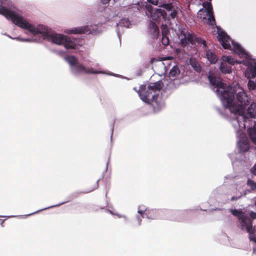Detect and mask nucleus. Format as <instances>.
I'll list each match as a JSON object with an SVG mask.
<instances>
[{
	"instance_id": "obj_7",
	"label": "nucleus",
	"mask_w": 256,
	"mask_h": 256,
	"mask_svg": "<svg viewBox=\"0 0 256 256\" xmlns=\"http://www.w3.org/2000/svg\"><path fill=\"white\" fill-rule=\"evenodd\" d=\"M202 7L198 12V16L202 20H206L208 24L210 25L215 24L212 7L210 2H204Z\"/></svg>"
},
{
	"instance_id": "obj_5",
	"label": "nucleus",
	"mask_w": 256,
	"mask_h": 256,
	"mask_svg": "<svg viewBox=\"0 0 256 256\" xmlns=\"http://www.w3.org/2000/svg\"><path fill=\"white\" fill-rule=\"evenodd\" d=\"M232 214L238 220V226L249 234L250 240L253 246V254H256V232L252 225V220L248 218V214L239 210H230Z\"/></svg>"
},
{
	"instance_id": "obj_3",
	"label": "nucleus",
	"mask_w": 256,
	"mask_h": 256,
	"mask_svg": "<svg viewBox=\"0 0 256 256\" xmlns=\"http://www.w3.org/2000/svg\"><path fill=\"white\" fill-rule=\"evenodd\" d=\"M217 28L218 39L224 49L232 50L238 54L240 58L242 59L240 64H242L246 66L244 72V76L248 79L256 76V60L253 59L251 56L238 44L235 42L222 29Z\"/></svg>"
},
{
	"instance_id": "obj_33",
	"label": "nucleus",
	"mask_w": 256,
	"mask_h": 256,
	"mask_svg": "<svg viewBox=\"0 0 256 256\" xmlns=\"http://www.w3.org/2000/svg\"><path fill=\"white\" fill-rule=\"evenodd\" d=\"M249 215L252 220L256 218V212H251L250 214H249Z\"/></svg>"
},
{
	"instance_id": "obj_34",
	"label": "nucleus",
	"mask_w": 256,
	"mask_h": 256,
	"mask_svg": "<svg viewBox=\"0 0 256 256\" xmlns=\"http://www.w3.org/2000/svg\"><path fill=\"white\" fill-rule=\"evenodd\" d=\"M136 220L138 222V225L140 226L142 223V218L140 216H137L136 217Z\"/></svg>"
},
{
	"instance_id": "obj_16",
	"label": "nucleus",
	"mask_w": 256,
	"mask_h": 256,
	"mask_svg": "<svg viewBox=\"0 0 256 256\" xmlns=\"http://www.w3.org/2000/svg\"><path fill=\"white\" fill-rule=\"evenodd\" d=\"M116 2L119 1L122 3L123 7H129L128 8H133L134 10H138V6L141 4L138 0H114Z\"/></svg>"
},
{
	"instance_id": "obj_31",
	"label": "nucleus",
	"mask_w": 256,
	"mask_h": 256,
	"mask_svg": "<svg viewBox=\"0 0 256 256\" xmlns=\"http://www.w3.org/2000/svg\"><path fill=\"white\" fill-rule=\"evenodd\" d=\"M148 2L151 3L154 6H158V0H147Z\"/></svg>"
},
{
	"instance_id": "obj_28",
	"label": "nucleus",
	"mask_w": 256,
	"mask_h": 256,
	"mask_svg": "<svg viewBox=\"0 0 256 256\" xmlns=\"http://www.w3.org/2000/svg\"><path fill=\"white\" fill-rule=\"evenodd\" d=\"M162 42L164 46H167L169 44V38L168 36H162Z\"/></svg>"
},
{
	"instance_id": "obj_25",
	"label": "nucleus",
	"mask_w": 256,
	"mask_h": 256,
	"mask_svg": "<svg viewBox=\"0 0 256 256\" xmlns=\"http://www.w3.org/2000/svg\"><path fill=\"white\" fill-rule=\"evenodd\" d=\"M119 24L122 26L128 28L130 24V22L128 19L123 18L120 22Z\"/></svg>"
},
{
	"instance_id": "obj_36",
	"label": "nucleus",
	"mask_w": 256,
	"mask_h": 256,
	"mask_svg": "<svg viewBox=\"0 0 256 256\" xmlns=\"http://www.w3.org/2000/svg\"><path fill=\"white\" fill-rule=\"evenodd\" d=\"M36 213V212H32V214H27V215H24V216H19L20 217V218H26L27 216H30L34 214H35Z\"/></svg>"
},
{
	"instance_id": "obj_41",
	"label": "nucleus",
	"mask_w": 256,
	"mask_h": 256,
	"mask_svg": "<svg viewBox=\"0 0 256 256\" xmlns=\"http://www.w3.org/2000/svg\"><path fill=\"white\" fill-rule=\"evenodd\" d=\"M13 216H8V217L9 218H10V217H12Z\"/></svg>"
},
{
	"instance_id": "obj_21",
	"label": "nucleus",
	"mask_w": 256,
	"mask_h": 256,
	"mask_svg": "<svg viewBox=\"0 0 256 256\" xmlns=\"http://www.w3.org/2000/svg\"><path fill=\"white\" fill-rule=\"evenodd\" d=\"M206 56L210 64H215L218 60V58L212 50H208L206 52Z\"/></svg>"
},
{
	"instance_id": "obj_24",
	"label": "nucleus",
	"mask_w": 256,
	"mask_h": 256,
	"mask_svg": "<svg viewBox=\"0 0 256 256\" xmlns=\"http://www.w3.org/2000/svg\"><path fill=\"white\" fill-rule=\"evenodd\" d=\"M190 62L192 66L194 68V69L196 72H200L201 70V67L200 65L196 62L195 60H190Z\"/></svg>"
},
{
	"instance_id": "obj_14",
	"label": "nucleus",
	"mask_w": 256,
	"mask_h": 256,
	"mask_svg": "<svg viewBox=\"0 0 256 256\" xmlns=\"http://www.w3.org/2000/svg\"><path fill=\"white\" fill-rule=\"evenodd\" d=\"M246 116L244 120H240L239 123L244 124L246 126V122L249 120L250 118H256V103L252 102L248 108L246 110L244 109V114Z\"/></svg>"
},
{
	"instance_id": "obj_26",
	"label": "nucleus",
	"mask_w": 256,
	"mask_h": 256,
	"mask_svg": "<svg viewBox=\"0 0 256 256\" xmlns=\"http://www.w3.org/2000/svg\"><path fill=\"white\" fill-rule=\"evenodd\" d=\"M149 28L154 34H157L158 33V28L156 23L151 22L149 25Z\"/></svg>"
},
{
	"instance_id": "obj_37",
	"label": "nucleus",
	"mask_w": 256,
	"mask_h": 256,
	"mask_svg": "<svg viewBox=\"0 0 256 256\" xmlns=\"http://www.w3.org/2000/svg\"><path fill=\"white\" fill-rule=\"evenodd\" d=\"M110 0H100L101 2L103 4H108L109 1Z\"/></svg>"
},
{
	"instance_id": "obj_4",
	"label": "nucleus",
	"mask_w": 256,
	"mask_h": 256,
	"mask_svg": "<svg viewBox=\"0 0 256 256\" xmlns=\"http://www.w3.org/2000/svg\"><path fill=\"white\" fill-rule=\"evenodd\" d=\"M164 86L162 81L150 83L148 86L142 85L137 90L140 98L146 103L150 104L155 112H158L164 106V102L160 94Z\"/></svg>"
},
{
	"instance_id": "obj_1",
	"label": "nucleus",
	"mask_w": 256,
	"mask_h": 256,
	"mask_svg": "<svg viewBox=\"0 0 256 256\" xmlns=\"http://www.w3.org/2000/svg\"><path fill=\"white\" fill-rule=\"evenodd\" d=\"M8 0H0V14L10 20L18 26L33 36L40 34L43 40L57 45H63L66 50H76L82 44L78 40L72 38L61 34L52 32L50 28L42 24H34L22 16L18 12L7 7Z\"/></svg>"
},
{
	"instance_id": "obj_30",
	"label": "nucleus",
	"mask_w": 256,
	"mask_h": 256,
	"mask_svg": "<svg viewBox=\"0 0 256 256\" xmlns=\"http://www.w3.org/2000/svg\"><path fill=\"white\" fill-rule=\"evenodd\" d=\"M168 28L166 26L162 25V36H168Z\"/></svg>"
},
{
	"instance_id": "obj_23",
	"label": "nucleus",
	"mask_w": 256,
	"mask_h": 256,
	"mask_svg": "<svg viewBox=\"0 0 256 256\" xmlns=\"http://www.w3.org/2000/svg\"><path fill=\"white\" fill-rule=\"evenodd\" d=\"M249 136L254 143L256 144V122L253 128H250L248 130Z\"/></svg>"
},
{
	"instance_id": "obj_17",
	"label": "nucleus",
	"mask_w": 256,
	"mask_h": 256,
	"mask_svg": "<svg viewBox=\"0 0 256 256\" xmlns=\"http://www.w3.org/2000/svg\"><path fill=\"white\" fill-rule=\"evenodd\" d=\"M156 65L160 68L164 70V72L161 74H159L160 76H162L166 74L168 70V66H170L173 63V60L172 58L164 60V61L156 60Z\"/></svg>"
},
{
	"instance_id": "obj_38",
	"label": "nucleus",
	"mask_w": 256,
	"mask_h": 256,
	"mask_svg": "<svg viewBox=\"0 0 256 256\" xmlns=\"http://www.w3.org/2000/svg\"><path fill=\"white\" fill-rule=\"evenodd\" d=\"M156 60L155 58H152L151 60H150V62L152 63L153 62V61H155Z\"/></svg>"
},
{
	"instance_id": "obj_39",
	"label": "nucleus",
	"mask_w": 256,
	"mask_h": 256,
	"mask_svg": "<svg viewBox=\"0 0 256 256\" xmlns=\"http://www.w3.org/2000/svg\"><path fill=\"white\" fill-rule=\"evenodd\" d=\"M94 66H98L99 64H98L96 63L95 64H94Z\"/></svg>"
},
{
	"instance_id": "obj_13",
	"label": "nucleus",
	"mask_w": 256,
	"mask_h": 256,
	"mask_svg": "<svg viewBox=\"0 0 256 256\" xmlns=\"http://www.w3.org/2000/svg\"><path fill=\"white\" fill-rule=\"evenodd\" d=\"M64 32L66 34H96L97 32L94 30H90L88 26H82L80 27L67 28L64 30Z\"/></svg>"
},
{
	"instance_id": "obj_9",
	"label": "nucleus",
	"mask_w": 256,
	"mask_h": 256,
	"mask_svg": "<svg viewBox=\"0 0 256 256\" xmlns=\"http://www.w3.org/2000/svg\"><path fill=\"white\" fill-rule=\"evenodd\" d=\"M236 124L237 125V128L234 126V128L236 132L237 136L238 137V146L241 152H246L249 149V144L248 139L243 132L246 127L240 130L236 123Z\"/></svg>"
},
{
	"instance_id": "obj_8",
	"label": "nucleus",
	"mask_w": 256,
	"mask_h": 256,
	"mask_svg": "<svg viewBox=\"0 0 256 256\" xmlns=\"http://www.w3.org/2000/svg\"><path fill=\"white\" fill-rule=\"evenodd\" d=\"M179 38L180 39L181 44L182 46H185L188 42H190L192 44H202L204 47L206 46L205 40L200 38L196 37L194 35L189 32L184 34H182V35L179 36Z\"/></svg>"
},
{
	"instance_id": "obj_15",
	"label": "nucleus",
	"mask_w": 256,
	"mask_h": 256,
	"mask_svg": "<svg viewBox=\"0 0 256 256\" xmlns=\"http://www.w3.org/2000/svg\"><path fill=\"white\" fill-rule=\"evenodd\" d=\"M146 9L149 14H147L154 20H156L160 16H162L163 18H166V14L164 10L160 8H156L153 10L151 6H147Z\"/></svg>"
},
{
	"instance_id": "obj_2",
	"label": "nucleus",
	"mask_w": 256,
	"mask_h": 256,
	"mask_svg": "<svg viewBox=\"0 0 256 256\" xmlns=\"http://www.w3.org/2000/svg\"><path fill=\"white\" fill-rule=\"evenodd\" d=\"M208 80L211 88L216 94L224 108L228 109L234 118L231 122L236 128L238 124L240 130L245 127L244 124H240V120H244V109L250 102V98L244 90L240 86H226L222 82L220 78L212 73H210Z\"/></svg>"
},
{
	"instance_id": "obj_27",
	"label": "nucleus",
	"mask_w": 256,
	"mask_h": 256,
	"mask_svg": "<svg viewBox=\"0 0 256 256\" xmlns=\"http://www.w3.org/2000/svg\"><path fill=\"white\" fill-rule=\"evenodd\" d=\"M247 185L251 188L252 190L256 189V182L248 179L247 181Z\"/></svg>"
},
{
	"instance_id": "obj_45",
	"label": "nucleus",
	"mask_w": 256,
	"mask_h": 256,
	"mask_svg": "<svg viewBox=\"0 0 256 256\" xmlns=\"http://www.w3.org/2000/svg\"><path fill=\"white\" fill-rule=\"evenodd\" d=\"M172 2H173V0H172Z\"/></svg>"
},
{
	"instance_id": "obj_29",
	"label": "nucleus",
	"mask_w": 256,
	"mask_h": 256,
	"mask_svg": "<svg viewBox=\"0 0 256 256\" xmlns=\"http://www.w3.org/2000/svg\"><path fill=\"white\" fill-rule=\"evenodd\" d=\"M9 37L12 39L18 40L22 41V42H33L34 41V39H30L28 38H12L10 36H9Z\"/></svg>"
},
{
	"instance_id": "obj_35",
	"label": "nucleus",
	"mask_w": 256,
	"mask_h": 256,
	"mask_svg": "<svg viewBox=\"0 0 256 256\" xmlns=\"http://www.w3.org/2000/svg\"><path fill=\"white\" fill-rule=\"evenodd\" d=\"M64 203V202H62V203L60 204H56V205H54V206H50V207H48V208H44L43 210H46V209H48V208H50L55 207V206H60L61 204H63Z\"/></svg>"
},
{
	"instance_id": "obj_19",
	"label": "nucleus",
	"mask_w": 256,
	"mask_h": 256,
	"mask_svg": "<svg viewBox=\"0 0 256 256\" xmlns=\"http://www.w3.org/2000/svg\"><path fill=\"white\" fill-rule=\"evenodd\" d=\"M220 61L222 62L228 63L232 66L235 64H240V61L236 60L230 56H222L220 58Z\"/></svg>"
},
{
	"instance_id": "obj_32",
	"label": "nucleus",
	"mask_w": 256,
	"mask_h": 256,
	"mask_svg": "<svg viewBox=\"0 0 256 256\" xmlns=\"http://www.w3.org/2000/svg\"><path fill=\"white\" fill-rule=\"evenodd\" d=\"M250 171H251L252 173L254 175H255L256 176V164L251 168Z\"/></svg>"
},
{
	"instance_id": "obj_12",
	"label": "nucleus",
	"mask_w": 256,
	"mask_h": 256,
	"mask_svg": "<svg viewBox=\"0 0 256 256\" xmlns=\"http://www.w3.org/2000/svg\"><path fill=\"white\" fill-rule=\"evenodd\" d=\"M246 194L240 185H234L230 187L228 193V198L231 201L236 200Z\"/></svg>"
},
{
	"instance_id": "obj_6",
	"label": "nucleus",
	"mask_w": 256,
	"mask_h": 256,
	"mask_svg": "<svg viewBox=\"0 0 256 256\" xmlns=\"http://www.w3.org/2000/svg\"><path fill=\"white\" fill-rule=\"evenodd\" d=\"M66 61L70 64L72 72L75 75L80 74H106L110 76H116L112 73L104 72L99 68L94 69L92 66H85L78 62V58L73 56H68L64 58Z\"/></svg>"
},
{
	"instance_id": "obj_10",
	"label": "nucleus",
	"mask_w": 256,
	"mask_h": 256,
	"mask_svg": "<svg viewBox=\"0 0 256 256\" xmlns=\"http://www.w3.org/2000/svg\"><path fill=\"white\" fill-rule=\"evenodd\" d=\"M161 212L160 210L146 208L144 205L139 206L138 210V212L140 216L145 215L146 218L151 220L158 218Z\"/></svg>"
},
{
	"instance_id": "obj_22",
	"label": "nucleus",
	"mask_w": 256,
	"mask_h": 256,
	"mask_svg": "<svg viewBox=\"0 0 256 256\" xmlns=\"http://www.w3.org/2000/svg\"><path fill=\"white\" fill-rule=\"evenodd\" d=\"M106 211L107 212H109L112 215L116 216L118 218H123L124 222H128V218L124 214H120L114 210H110L109 208H106Z\"/></svg>"
},
{
	"instance_id": "obj_11",
	"label": "nucleus",
	"mask_w": 256,
	"mask_h": 256,
	"mask_svg": "<svg viewBox=\"0 0 256 256\" xmlns=\"http://www.w3.org/2000/svg\"><path fill=\"white\" fill-rule=\"evenodd\" d=\"M159 6L166 9L170 12L171 18H174L180 10V2L177 0H173V2L168 0V3L162 4Z\"/></svg>"
},
{
	"instance_id": "obj_42",
	"label": "nucleus",
	"mask_w": 256,
	"mask_h": 256,
	"mask_svg": "<svg viewBox=\"0 0 256 256\" xmlns=\"http://www.w3.org/2000/svg\"><path fill=\"white\" fill-rule=\"evenodd\" d=\"M255 205L256 206V202H255Z\"/></svg>"
},
{
	"instance_id": "obj_40",
	"label": "nucleus",
	"mask_w": 256,
	"mask_h": 256,
	"mask_svg": "<svg viewBox=\"0 0 256 256\" xmlns=\"http://www.w3.org/2000/svg\"><path fill=\"white\" fill-rule=\"evenodd\" d=\"M4 220L2 221V222H1V224H2H2L3 222H4Z\"/></svg>"
},
{
	"instance_id": "obj_44",
	"label": "nucleus",
	"mask_w": 256,
	"mask_h": 256,
	"mask_svg": "<svg viewBox=\"0 0 256 256\" xmlns=\"http://www.w3.org/2000/svg\"><path fill=\"white\" fill-rule=\"evenodd\" d=\"M172 2H173V0H172Z\"/></svg>"
},
{
	"instance_id": "obj_18",
	"label": "nucleus",
	"mask_w": 256,
	"mask_h": 256,
	"mask_svg": "<svg viewBox=\"0 0 256 256\" xmlns=\"http://www.w3.org/2000/svg\"><path fill=\"white\" fill-rule=\"evenodd\" d=\"M180 70L176 65L174 64L172 68L170 70L169 72V79L170 80H176L180 75Z\"/></svg>"
},
{
	"instance_id": "obj_43",
	"label": "nucleus",
	"mask_w": 256,
	"mask_h": 256,
	"mask_svg": "<svg viewBox=\"0 0 256 256\" xmlns=\"http://www.w3.org/2000/svg\"><path fill=\"white\" fill-rule=\"evenodd\" d=\"M209 0V2H210V1L211 0Z\"/></svg>"
},
{
	"instance_id": "obj_20",
	"label": "nucleus",
	"mask_w": 256,
	"mask_h": 256,
	"mask_svg": "<svg viewBox=\"0 0 256 256\" xmlns=\"http://www.w3.org/2000/svg\"><path fill=\"white\" fill-rule=\"evenodd\" d=\"M219 69L222 73L224 74H230L232 72V66H228L226 63L220 61Z\"/></svg>"
}]
</instances>
